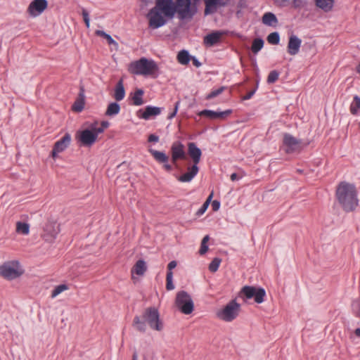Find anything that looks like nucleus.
I'll return each mask as SVG.
<instances>
[{
  "label": "nucleus",
  "instance_id": "1",
  "mask_svg": "<svg viewBox=\"0 0 360 360\" xmlns=\"http://www.w3.org/2000/svg\"><path fill=\"white\" fill-rule=\"evenodd\" d=\"M336 198L345 212H352L358 206L357 191L352 184L340 182L336 189Z\"/></svg>",
  "mask_w": 360,
  "mask_h": 360
},
{
  "label": "nucleus",
  "instance_id": "2",
  "mask_svg": "<svg viewBox=\"0 0 360 360\" xmlns=\"http://www.w3.org/2000/svg\"><path fill=\"white\" fill-rule=\"evenodd\" d=\"M146 322L153 330L160 331L163 328L158 311L154 307H150L145 310L143 314V320L139 316H136L133 321V326L137 330L144 333L146 330Z\"/></svg>",
  "mask_w": 360,
  "mask_h": 360
},
{
  "label": "nucleus",
  "instance_id": "3",
  "mask_svg": "<svg viewBox=\"0 0 360 360\" xmlns=\"http://www.w3.org/2000/svg\"><path fill=\"white\" fill-rule=\"evenodd\" d=\"M128 70L134 75L149 76L153 75L158 72V66L154 60L141 58L131 62L129 65Z\"/></svg>",
  "mask_w": 360,
  "mask_h": 360
},
{
  "label": "nucleus",
  "instance_id": "4",
  "mask_svg": "<svg viewBox=\"0 0 360 360\" xmlns=\"http://www.w3.org/2000/svg\"><path fill=\"white\" fill-rule=\"evenodd\" d=\"M193 3L192 0H176L175 13L180 20H191L198 12L196 1Z\"/></svg>",
  "mask_w": 360,
  "mask_h": 360
},
{
  "label": "nucleus",
  "instance_id": "5",
  "mask_svg": "<svg viewBox=\"0 0 360 360\" xmlns=\"http://www.w3.org/2000/svg\"><path fill=\"white\" fill-rule=\"evenodd\" d=\"M24 274V269L18 260H11L0 265V276L11 281L19 278Z\"/></svg>",
  "mask_w": 360,
  "mask_h": 360
},
{
  "label": "nucleus",
  "instance_id": "6",
  "mask_svg": "<svg viewBox=\"0 0 360 360\" xmlns=\"http://www.w3.org/2000/svg\"><path fill=\"white\" fill-rule=\"evenodd\" d=\"M239 296L243 300H250L253 298L256 303L260 304L264 301L266 292L262 288L245 285L240 290Z\"/></svg>",
  "mask_w": 360,
  "mask_h": 360
},
{
  "label": "nucleus",
  "instance_id": "7",
  "mask_svg": "<svg viewBox=\"0 0 360 360\" xmlns=\"http://www.w3.org/2000/svg\"><path fill=\"white\" fill-rule=\"evenodd\" d=\"M240 305L235 300L229 302L222 309L217 313V316L226 322H231L236 319L239 314Z\"/></svg>",
  "mask_w": 360,
  "mask_h": 360
},
{
  "label": "nucleus",
  "instance_id": "8",
  "mask_svg": "<svg viewBox=\"0 0 360 360\" xmlns=\"http://www.w3.org/2000/svg\"><path fill=\"white\" fill-rule=\"evenodd\" d=\"M175 304L176 307L184 314L193 312L194 304L190 295L186 291H179L176 296Z\"/></svg>",
  "mask_w": 360,
  "mask_h": 360
},
{
  "label": "nucleus",
  "instance_id": "9",
  "mask_svg": "<svg viewBox=\"0 0 360 360\" xmlns=\"http://www.w3.org/2000/svg\"><path fill=\"white\" fill-rule=\"evenodd\" d=\"M147 18L149 21V27L153 29H158L167 22L166 17L155 7L150 10Z\"/></svg>",
  "mask_w": 360,
  "mask_h": 360
},
{
  "label": "nucleus",
  "instance_id": "10",
  "mask_svg": "<svg viewBox=\"0 0 360 360\" xmlns=\"http://www.w3.org/2000/svg\"><path fill=\"white\" fill-rule=\"evenodd\" d=\"M155 8L166 18H172L175 15V3L173 0H156Z\"/></svg>",
  "mask_w": 360,
  "mask_h": 360
},
{
  "label": "nucleus",
  "instance_id": "11",
  "mask_svg": "<svg viewBox=\"0 0 360 360\" xmlns=\"http://www.w3.org/2000/svg\"><path fill=\"white\" fill-rule=\"evenodd\" d=\"M205 4L204 15H209L215 13L219 8L225 7L229 0H203Z\"/></svg>",
  "mask_w": 360,
  "mask_h": 360
},
{
  "label": "nucleus",
  "instance_id": "12",
  "mask_svg": "<svg viewBox=\"0 0 360 360\" xmlns=\"http://www.w3.org/2000/svg\"><path fill=\"white\" fill-rule=\"evenodd\" d=\"M78 141L82 146H91L96 141V134L94 133L91 129H84L78 131L76 136Z\"/></svg>",
  "mask_w": 360,
  "mask_h": 360
},
{
  "label": "nucleus",
  "instance_id": "13",
  "mask_svg": "<svg viewBox=\"0 0 360 360\" xmlns=\"http://www.w3.org/2000/svg\"><path fill=\"white\" fill-rule=\"evenodd\" d=\"M48 3L46 0H34L27 8V12L32 17L39 15L47 8Z\"/></svg>",
  "mask_w": 360,
  "mask_h": 360
},
{
  "label": "nucleus",
  "instance_id": "14",
  "mask_svg": "<svg viewBox=\"0 0 360 360\" xmlns=\"http://www.w3.org/2000/svg\"><path fill=\"white\" fill-rule=\"evenodd\" d=\"M71 136L69 134H65L60 140L56 141L52 150V157L56 158L57 155L64 151L70 144Z\"/></svg>",
  "mask_w": 360,
  "mask_h": 360
},
{
  "label": "nucleus",
  "instance_id": "15",
  "mask_svg": "<svg viewBox=\"0 0 360 360\" xmlns=\"http://www.w3.org/2000/svg\"><path fill=\"white\" fill-rule=\"evenodd\" d=\"M171 153L172 160L174 163H175L178 160H185L186 158L184 146L180 141H175L172 143Z\"/></svg>",
  "mask_w": 360,
  "mask_h": 360
},
{
  "label": "nucleus",
  "instance_id": "16",
  "mask_svg": "<svg viewBox=\"0 0 360 360\" xmlns=\"http://www.w3.org/2000/svg\"><path fill=\"white\" fill-rule=\"evenodd\" d=\"M231 110L225 111H213L211 110H203L199 112V115L207 117L211 120H223L231 113Z\"/></svg>",
  "mask_w": 360,
  "mask_h": 360
},
{
  "label": "nucleus",
  "instance_id": "17",
  "mask_svg": "<svg viewBox=\"0 0 360 360\" xmlns=\"http://www.w3.org/2000/svg\"><path fill=\"white\" fill-rule=\"evenodd\" d=\"M283 144L286 147L287 153H292L297 150L300 141L289 134H285L283 136Z\"/></svg>",
  "mask_w": 360,
  "mask_h": 360
},
{
  "label": "nucleus",
  "instance_id": "18",
  "mask_svg": "<svg viewBox=\"0 0 360 360\" xmlns=\"http://www.w3.org/2000/svg\"><path fill=\"white\" fill-rule=\"evenodd\" d=\"M161 113V108L159 107L148 105L145 110H139L137 116L141 119L148 120L153 116H157Z\"/></svg>",
  "mask_w": 360,
  "mask_h": 360
},
{
  "label": "nucleus",
  "instance_id": "19",
  "mask_svg": "<svg viewBox=\"0 0 360 360\" xmlns=\"http://www.w3.org/2000/svg\"><path fill=\"white\" fill-rule=\"evenodd\" d=\"M302 44V40L296 35L292 34L289 37L288 44V52L291 56L298 53Z\"/></svg>",
  "mask_w": 360,
  "mask_h": 360
},
{
  "label": "nucleus",
  "instance_id": "20",
  "mask_svg": "<svg viewBox=\"0 0 360 360\" xmlns=\"http://www.w3.org/2000/svg\"><path fill=\"white\" fill-rule=\"evenodd\" d=\"M188 152L193 162V165H198L202 155L201 150L197 147L195 143L191 142L188 144Z\"/></svg>",
  "mask_w": 360,
  "mask_h": 360
},
{
  "label": "nucleus",
  "instance_id": "21",
  "mask_svg": "<svg viewBox=\"0 0 360 360\" xmlns=\"http://www.w3.org/2000/svg\"><path fill=\"white\" fill-rule=\"evenodd\" d=\"M198 171V165H193L188 167V171L186 173L178 177V180L181 182H190L197 175Z\"/></svg>",
  "mask_w": 360,
  "mask_h": 360
},
{
  "label": "nucleus",
  "instance_id": "22",
  "mask_svg": "<svg viewBox=\"0 0 360 360\" xmlns=\"http://www.w3.org/2000/svg\"><path fill=\"white\" fill-rule=\"evenodd\" d=\"M222 35V32H213L204 37V44L206 46H212L220 41Z\"/></svg>",
  "mask_w": 360,
  "mask_h": 360
},
{
  "label": "nucleus",
  "instance_id": "23",
  "mask_svg": "<svg viewBox=\"0 0 360 360\" xmlns=\"http://www.w3.org/2000/svg\"><path fill=\"white\" fill-rule=\"evenodd\" d=\"M147 270V266L146 262L143 259L138 260L133 268L131 269V274L132 277H134V274H136L138 276H143Z\"/></svg>",
  "mask_w": 360,
  "mask_h": 360
},
{
  "label": "nucleus",
  "instance_id": "24",
  "mask_svg": "<svg viewBox=\"0 0 360 360\" xmlns=\"http://www.w3.org/2000/svg\"><path fill=\"white\" fill-rule=\"evenodd\" d=\"M262 23L267 26L275 27L278 24L276 16L271 12L265 13L262 19Z\"/></svg>",
  "mask_w": 360,
  "mask_h": 360
},
{
  "label": "nucleus",
  "instance_id": "25",
  "mask_svg": "<svg viewBox=\"0 0 360 360\" xmlns=\"http://www.w3.org/2000/svg\"><path fill=\"white\" fill-rule=\"evenodd\" d=\"M125 96V90L122 79H120L116 84L114 93V98L117 101H120Z\"/></svg>",
  "mask_w": 360,
  "mask_h": 360
},
{
  "label": "nucleus",
  "instance_id": "26",
  "mask_svg": "<svg viewBox=\"0 0 360 360\" xmlns=\"http://www.w3.org/2000/svg\"><path fill=\"white\" fill-rule=\"evenodd\" d=\"M316 6L325 12L330 11L333 7L334 0H314Z\"/></svg>",
  "mask_w": 360,
  "mask_h": 360
},
{
  "label": "nucleus",
  "instance_id": "27",
  "mask_svg": "<svg viewBox=\"0 0 360 360\" xmlns=\"http://www.w3.org/2000/svg\"><path fill=\"white\" fill-rule=\"evenodd\" d=\"M143 91L141 89H136L134 94H131L132 103L134 105L139 106L143 104Z\"/></svg>",
  "mask_w": 360,
  "mask_h": 360
},
{
  "label": "nucleus",
  "instance_id": "28",
  "mask_svg": "<svg viewBox=\"0 0 360 360\" xmlns=\"http://www.w3.org/2000/svg\"><path fill=\"white\" fill-rule=\"evenodd\" d=\"M149 152L158 162L166 163L168 162L169 158L165 153L153 149L149 150Z\"/></svg>",
  "mask_w": 360,
  "mask_h": 360
},
{
  "label": "nucleus",
  "instance_id": "29",
  "mask_svg": "<svg viewBox=\"0 0 360 360\" xmlns=\"http://www.w3.org/2000/svg\"><path fill=\"white\" fill-rule=\"evenodd\" d=\"M176 58L180 64L186 65H188L191 60V56H190L188 51L181 50L178 53Z\"/></svg>",
  "mask_w": 360,
  "mask_h": 360
},
{
  "label": "nucleus",
  "instance_id": "30",
  "mask_svg": "<svg viewBox=\"0 0 360 360\" xmlns=\"http://www.w3.org/2000/svg\"><path fill=\"white\" fill-rule=\"evenodd\" d=\"M84 108V99L83 92H80L79 98H78L72 106V109L75 112H81Z\"/></svg>",
  "mask_w": 360,
  "mask_h": 360
},
{
  "label": "nucleus",
  "instance_id": "31",
  "mask_svg": "<svg viewBox=\"0 0 360 360\" xmlns=\"http://www.w3.org/2000/svg\"><path fill=\"white\" fill-rule=\"evenodd\" d=\"M120 111V106L117 103H110L106 109L105 115L107 116H115Z\"/></svg>",
  "mask_w": 360,
  "mask_h": 360
},
{
  "label": "nucleus",
  "instance_id": "32",
  "mask_svg": "<svg viewBox=\"0 0 360 360\" xmlns=\"http://www.w3.org/2000/svg\"><path fill=\"white\" fill-rule=\"evenodd\" d=\"M350 112L352 115H357L360 111V97L357 95L354 96L353 101L349 107Z\"/></svg>",
  "mask_w": 360,
  "mask_h": 360
},
{
  "label": "nucleus",
  "instance_id": "33",
  "mask_svg": "<svg viewBox=\"0 0 360 360\" xmlns=\"http://www.w3.org/2000/svg\"><path fill=\"white\" fill-rule=\"evenodd\" d=\"M16 232L22 235H28L30 233V226L27 223L18 221L16 223Z\"/></svg>",
  "mask_w": 360,
  "mask_h": 360
},
{
  "label": "nucleus",
  "instance_id": "34",
  "mask_svg": "<svg viewBox=\"0 0 360 360\" xmlns=\"http://www.w3.org/2000/svg\"><path fill=\"white\" fill-rule=\"evenodd\" d=\"M264 46V41L261 38L255 39L252 41L251 50L254 53H257Z\"/></svg>",
  "mask_w": 360,
  "mask_h": 360
},
{
  "label": "nucleus",
  "instance_id": "35",
  "mask_svg": "<svg viewBox=\"0 0 360 360\" xmlns=\"http://www.w3.org/2000/svg\"><path fill=\"white\" fill-rule=\"evenodd\" d=\"M68 289H69V287L66 284H61V285H57L52 290L51 297V298H55L58 295H60V293H62L63 292H64Z\"/></svg>",
  "mask_w": 360,
  "mask_h": 360
},
{
  "label": "nucleus",
  "instance_id": "36",
  "mask_svg": "<svg viewBox=\"0 0 360 360\" xmlns=\"http://www.w3.org/2000/svg\"><path fill=\"white\" fill-rule=\"evenodd\" d=\"M95 33L97 36L103 37L105 38L107 40L108 44H113L115 46L118 45L117 43L112 38V37L110 34L105 33L104 31L96 30Z\"/></svg>",
  "mask_w": 360,
  "mask_h": 360
},
{
  "label": "nucleus",
  "instance_id": "37",
  "mask_svg": "<svg viewBox=\"0 0 360 360\" xmlns=\"http://www.w3.org/2000/svg\"><path fill=\"white\" fill-rule=\"evenodd\" d=\"M267 41L271 44H278L280 41L279 34L277 32L269 34L267 37Z\"/></svg>",
  "mask_w": 360,
  "mask_h": 360
},
{
  "label": "nucleus",
  "instance_id": "38",
  "mask_svg": "<svg viewBox=\"0 0 360 360\" xmlns=\"http://www.w3.org/2000/svg\"><path fill=\"white\" fill-rule=\"evenodd\" d=\"M221 262V259L218 257L214 258L213 260L209 264V270L211 272H216L219 269Z\"/></svg>",
  "mask_w": 360,
  "mask_h": 360
},
{
  "label": "nucleus",
  "instance_id": "39",
  "mask_svg": "<svg viewBox=\"0 0 360 360\" xmlns=\"http://www.w3.org/2000/svg\"><path fill=\"white\" fill-rule=\"evenodd\" d=\"M173 278V273L172 271H167V277H166V288L168 290H172L174 289V285L173 284L172 281Z\"/></svg>",
  "mask_w": 360,
  "mask_h": 360
},
{
  "label": "nucleus",
  "instance_id": "40",
  "mask_svg": "<svg viewBox=\"0 0 360 360\" xmlns=\"http://www.w3.org/2000/svg\"><path fill=\"white\" fill-rule=\"evenodd\" d=\"M278 77L279 73L276 70L271 71L267 77V82L269 84H273L278 80Z\"/></svg>",
  "mask_w": 360,
  "mask_h": 360
},
{
  "label": "nucleus",
  "instance_id": "41",
  "mask_svg": "<svg viewBox=\"0 0 360 360\" xmlns=\"http://www.w3.org/2000/svg\"><path fill=\"white\" fill-rule=\"evenodd\" d=\"M224 89H225V87L221 86L217 89L212 90L209 94L207 95L206 99L210 100V99L217 96L218 95L221 94L224 91Z\"/></svg>",
  "mask_w": 360,
  "mask_h": 360
},
{
  "label": "nucleus",
  "instance_id": "42",
  "mask_svg": "<svg viewBox=\"0 0 360 360\" xmlns=\"http://www.w3.org/2000/svg\"><path fill=\"white\" fill-rule=\"evenodd\" d=\"M213 197V193H212L207 198V199L206 200V201L204 202V204L202 205V206L200 207V209L198 211V214H202L205 212V210L207 209L209 205H210V202L212 200Z\"/></svg>",
  "mask_w": 360,
  "mask_h": 360
},
{
  "label": "nucleus",
  "instance_id": "43",
  "mask_svg": "<svg viewBox=\"0 0 360 360\" xmlns=\"http://www.w3.org/2000/svg\"><path fill=\"white\" fill-rule=\"evenodd\" d=\"M352 307L354 313L357 316H360V301L354 300L352 304Z\"/></svg>",
  "mask_w": 360,
  "mask_h": 360
},
{
  "label": "nucleus",
  "instance_id": "44",
  "mask_svg": "<svg viewBox=\"0 0 360 360\" xmlns=\"http://www.w3.org/2000/svg\"><path fill=\"white\" fill-rule=\"evenodd\" d=\"M179 105H180V101H176L175 103L174 111L168 115V119L171 120L176 116L177 111L179 110Z\"/></svg>",
  "mask_w": 360,
  "mask_h": 360
},
{
  "label": "nucleus",
  "instance_id": "45",
  "mask_svg": "<svg viewBox=\"0 0 360 360\" xmlns=\"http://www.w3.org/2000/svg\"><path fill=\"white\" fill-rule=\"evenodd\" d=\"M91 129L94 133L96 134V139L98 138V134L103 133L104 131V129L102 127H96L91 126Z\"/></svg>",
  "mask_w": 360,
  "mask_h": 360
},
{
  "label": "nucleus",
  "instance_id": "46",
  "mask_svg": "<svg viewBox=\"0 0 360 360\" xmlns=\"http://www.w3.org/2000/svg\"><path fill=\"white\" fill-rule=\"evenodd\" d=\"M207 250H208L207 245L201 243L200 248V250H199V253L200 255H204L205 253L207 252Z\"/></svg>",
  "mask_w": 360,
  "mask_h": 360
},
{
  "label": "nucleus",
  "instance_id": "47",
  "mask_svg": "<svg viewBox=\"0 0 360 360\" xmlns=\"http://www.w3.org/2000/svg\"><path fill=\"white\" fill-rule=\"evenodd\" d=\"M255 91H256V89H253L252 91H249L245 96H244L243 97V100H249V99H250L253 96V95L255 94Z\"/></svg>",
  "mask_w": 360,
  "mask_h": 360
},
{
  "label": "nucleus",
  "instance_id": "48",
  "mask_svg": "<svg viewBox=\"0 0 360 360\" xmlns=\"http://www.w3.org/2000/svg\"><path fill=\"white\" fill-rule=\"evenodd\" d=\"M191 60H192L193 65L196 68H199L202 65L201 63L194 56H191Z\"/></svg>",
  "mask_w": 360,
  "mask_h": 360
},
{
  "label": "nucleus",
  "instance_id": "49",
  "mask_svg": "<svg viewBox=\"0 0 360 360\" xmlns=\"http://www.w3.org/2000/svg\"><path fill=\"white\" fill-rule=\"evenodd\" d=\"M158 141H159V137L157 135H155V134H150L148 136V141L149 142L156 143V142H158Z\"/></svg>",
  "mask_w": 360,
  "mask_h": 360
},
{
  "label": "nucleus",
  "instance_id": "50",
  "mask_svg": "<svg viewBox=\"0 0 360 360\" xmlns=\"http://www.w3.org/2000/svg\"><path fill=\"white\" fill-rule=\"evenodd\" d=\"M176 264H177L176 261L170 262L167 265L168 271H172V270L176 266Z\"/></svg>",
  "mask_w": 360,
  "mask_h": 360
},
{
  "label": "nucleus",
  "instance_id": "51",
  "mask_svg": "<svg viewBox=\"0 0 360 360\" xmlns=\"http://www.w3.org/2000/svg\"><path fill=\"white\" fill-rule=\"evenodd\" d=\"M212 209H213V210H214V211H217V210H218L219 209L220 203H219V201H217V200H214V201L212 202Z\"/></svg>",
  "mask_w": 360,
  "mask_h": 360
},
{
  "label": "nucleus",
  "instance_id": "52",
  "mask_svg": "<svg viewBox=\"0 0 360 360\" xmlns=\"http://www.w3.org/2000/svg\"><path fill=\"white\" fill-rule=\"evenodd\" d=\"M302 5V0H293V6L295 8L300 7Z\"/></svg>",
  "mask_w": 360,
  "mask_h": 360
},
{
  "label": "nucleus",
  "instance_id": "53",
  "mask_svg": "<svg viewBox=\"0 0 360 360\" xmlns=\"http://www.w3.org/2000/svg\"><path fill=\"white\" fill-rule=\"evenodd\" d=\"M82 15H83L84 20H86V19H89V13L86 10H83Z\"/></svg>",
  "mask_w": 360,
  "mask_h": 360
},
{
  "label": "nucleus",
  "instance_id": "54",
  "mask_svg": "<svg viewBox=\"0 0 360 360\" xmlns=\"http://www.w3.org/2000/svg\"><path fill=\"white\" fill-rule=\"evenodd\" d=\"M230 178H231V181H236V180H238V175H237V174H236V173H233V174L231 175Z\"/></svg>",
  "mask_w": 360,
  "mask_h": 360
},
{
  "label": "nucleus",
  "instance_id": "55",
  "mask_svg": "<svg viewBox=\"0 0 360 360\" xmlns=\"http://www.w3.org/2000/svg\"><path fill=\"white\" fill-rule=\"evenodd\" d=\"M163 167L168 172L172 170V166L170 165L167 164V162L165 163Z\"/></svg>",
  "mask_w": 360,
  "mask_h": 360
},
{
  "label": "nucleus",
  "instance_id": "56",
  "mask_svg": "<svg viewBox=\"0 0 360 360\" xmlns=\"http://www.w3.org/2000/svg\"><path fill=\"white\" fill-rule=\"evenodd\" d=\"M209 239H210V237H209V236H207H207H205L202 238V242H201V243H202L207 244V242H208V240H209Z\"/></svg>",
  "mask_w": 360,
  "mask_h": 360
},
{
  "label": "nucleus",
  "instance_id": "57",
  "mask_svg": "<svg viewBox=\"0 0 360 360\" xmlns=\"http://www.w3.org/2000/svg\"><path fill=\"white\" fill-rule=\"evenodd\" d=\"M109 124L108 122H103L101 123V127L103 128V129H105V128H107L108 127Z\"/></svg>",
  "mask_w": 360,
  "mask_h": 360
},
{
  "label": "nucleus",
  "instance_id": "58",
  "mask_svg": "<svg viewBox=\"0 0 360 360\" xmlns=\"http://www.w3.org/2000/svg\"><path fill=\"white\" fill-rule=\"evenodd\" d=\"M354 333L357 337L360 338V328H356L354 330Z\"/></svg>",
  "mask_w": 360,
  "mask_h": 360
},
{
  "label": "nucleus",
  "instance_id": "59",
  "mask_svg": "<svg viewBox=\"0 0 360 360\" xmlns=\"http://www.w3.org/2000/svg\"><path fill=\"white\" fill-rule=\"evenodd\" d=\"M55 237H56V234L52 236V238H46V236H44V239L47 241H52L55 239Z\"/></svg>",
  "mask_w": 360,
  "mask_h": 360
},
{
  "label": "nucleus",
  "instance_id": "60",
  "mask_svg": "<svg viewBox=\"0 0 360 360\" xmlns=\"http://www.w3.org/2000/svg\"><path fill=\"white\" fill-rule=\"evenodd\" d=\"M84 22L86 24V26L87 27H89V24H90V20L89 19H86V20H84Z\"/></svg>",
  "mask_w": 360,
  "mask_h": 360
},
{
  "label": "nucleus",
  "instance_id": "61",
  "mask_svg": "<svg viewBox=\"0 0 360 360\" xmlns=\"http://www.w3.org/2000/svg\"><path fill=\"white\" fill-rule=\"evenodd\" d=\"M356 72L360 75V62L359 64L356 66Z\"/></svg>",
  "mask_w": 360,
  "mask_h": 360
},
{
  "label": "nucleus",
  "instance_id": "62",
  "mask_svg": "<svg viewBox=\"0 0 360 360\" xmlns=\"http://www.w3.org/2000/svg\"><path fill=\"white\" fill-rule=\"evenodd\" d=\"M132 360H137V354L136 353L133 354Z\"/></svg>",
  "mask_w": 360,
  "mask_h": 360
}]
</instances>
